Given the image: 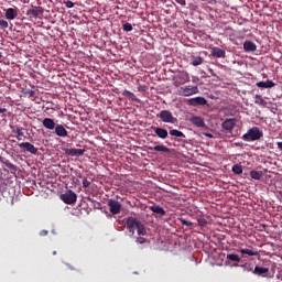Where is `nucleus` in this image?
Returning <instances> with one entry per match:
<instances>
[{"label":"nucleus","instance_id":"20e7f679","mask_svg":"<svg viewBox=\"0 0 282 282\" xmlns=\"http://www.w3.org/2000/svg\"><path fill=\"white\" fill-rule=\"evenodd\" d=\"M142 223L133 217H129L126 219V228L129 229V232L131 235H134L135 229L141 225Z\"/></svg>","mask_w":282,"mask_h":282},{"label":"nucleus","instance_id":"bb28decb","mask_svg":"<svg viewBox=\"0 0 282 282\" xmlns=\"http://www.w3.org/2000/svg\"><path fill=\"white\" fill-rule=\"evenodd\" d=\"M204 62L203 57L199 56H191V65L193 66H200Z\"/></svg>","mask_w":282,"mask_h":282},{"label":"nucleus","instance_id":"7c9ffc66","mask_svg":"<svg viewBox=\"0 0 282 282\" xmlns=\"http://www.w3.org/2000/svg\"><path fill=\"white\" fill-rule=\"evenodd\" d=\"M232 173H235L236 175H241L242 174V165L239 163H236L235 165H232L231 167Z\"/></svg>","mask_w":282,"mask_h":282},{"label":"nucleus","instance_id":"4be33fe9","mask_svg":"<svg viewBox=\"0 0 282 282\" xmlns=\"http://www.w3.org/2000/svg\"><path fill=\"white\" fill-rule=\"evenodd\" d=\"M226 259H228L229 261H231V262H236V268H239L240 267V262H241V258H240V256L239 254H237V253H228L227 256H226Z\"/></svg>","mask_w":282,"mask_h":282},{"label":"nucleus","instance_id":"a19ab883","mask_svg":"<svg viewBox=\"0 0 282 282\" xmlns=\"http://www.w3.org/2000/svg\"><path fill=\"white\" fill-rule=\"evenodd\" d=\"M7 167L11 171H15L17 166L13 163H7Z\"/></svg>","mask_w":282,"mask_h":282},{"label":"nucleus","instance_id":"a211bd4d","mask_svg":"<svg viewBox=\"0 0 282 282\" xmlns=\"http://www.w3.org/2000/svg\"><path fill=\"white\" fill-rule=\"evenodd\" d=\"M243 50L246 53H254L257 51V45L254 42L248 40L243 43Z\"/></svg>","mask_w":282,"mask_h":282},{"label":"nucleus","instance_id":"72a5a7b5","mask_svg":"<svg viewBox=\"0 0 282 282\" xmlns=\"http://www.w3.org/2000/svg\"><path fill=\"white\" fill-rule=\"evenodd\" d=\"M122 29H123L124 32H132L133 26H132L131 23H124Z\"/></svg>","mask_w":282,"mask_h":282},{"label":"nucleus","instance_id":"423d86ee","mask_svg":"<svg viewBox=\"0 0 282 282\" xmlns=\"http://www.w3.org/2000/svg\"><path fill=\"white\" fill-rule=\"evenodd\" d=\"M43 8L42 7H31V9L28 11L26 15L30 19H39L43 15Z\"/></svg>","mask_w":282,"mask_h":282},{"label":"nucleus","instance_id":"9b49d317","mask_svg":"<svg viewBox=\"0 0 282 282\" xmlns=\"http://www.w3.org/2000/svg\"><path fill=\"white\" fill-rule=\"evenodd\" d=\"M189 122L194 124L197 129H206V123L204 122V119H202V117L192 116L189 118Z\"/></svg>","mask_w":282,"mask_h":282},{"label":"nucleus","instance_id":"58836bf2","mask_svg":"<svg viewBox=\"0 0 282 282\" xmlns=\"http://www.w3.org/2000/svg\"><path fill=\"white\" fill-rule=\"evenodd\" d=\"M206 225H207V220L206 219H198V226L205 227Z\"/></svg>","mask_w":282,"mask_h":282},{"label":"nucleus","instance_id":"603ef678","mask_svg":"<svg viewBox=\"0 0 282 282\" xmlns=\"http://www.w3.org/2000/svg\"><path fill=\"white\" fill-rule=\"evenodd\" d=\"M281 15H282V12H281Z\"/></svg>","mask_w":282,"mask_h":282},{"label":"nucleus","instance_id":"6ab92c4d","mask_svg":"<svg viewBox=\"0 0 282 282\" xmlns=\"http://www.w3.org/2000/svg\"><path fill=\"white\" fill-rule=\"evenodd\" d=\"M42 126H43L44 129H47V130L52 131L56 128L57 124L54 122L53 119L44 118L42 120Z\"/></svg>","mask_w":282,"mask_h":282},{"label":"nucleus","instance_id":"2eb2a0df","mask_svg":"<svg viewBox=\"0 0 282 282\" xmlns=\"http://www.w3.org/2000/svg\"><path fill=\"white\" fill-rule=\"evenodd\" d=\"M252 274H256V275L261 276V278H267L268 274H269V269L256 265V268L252 271Z\"/></svg>","mask_w":282,"mask_h":282},{"label":"nucleus","instance_id":"09e8293b","mask_svg":"<svg viewBox=\"0 0 282 282\" xmlns=\"http://www.w3.org/2000/svg\"><path fill=\"white\" fill-rule=\"evenodd\" d=\"M3 58V53L0 52V59Z\"/></svg>","mask_w":282,"mask_h":282},{"label":"nucleus","instance_id":"8fccbe9b","mask_svg":"<svg viewBox=\"0 0 282 282\" xmlns=\"http://www.w3.org/2000/svg\"><path fill=\"white\" fill-rule=\"evenodd\" d=\"M53 256H56V251L53 252Z\"/></svg>","mask_w":282,"mask_h":282},{"label":"nucleus","instance_id":"a18cd8bd","mask_svg":"<svg viewBox=\"0 0 282 282\" xmlns=\"http://www.w3.org/2000/svg\"><path fill=\"white\" fill-rule=\"evenodd\" d=\"M278 149H279V151H282V141L278 142Z\"/></svg>","mask_w":282,"mask_h":282},{"label":"nucleus","instance_id":"6e6552de","mask_svg":"<svg viewBox=\"0 0 282 282\" xmlns=\"http://www.w3.org/2000/svg\"><path fill=\"white\" fill-rule=\"evenodd\" d=\"M18 17H19V9H18V7H15V8H8L4 11V19H7L8 21H13Z\"/></svg>","mask_w":282,"mask_h":282},{"label":"nucleus","instance_id":"dca6fc26","mask_svg":"<svg viewBox=\"0 0 282 282\" xmlns=\"http://www.w3.org/2000/svg\"><path fill=\"white\" fill-rule=\"evenodd\" d=\"M55 129V134L59 138H67L68 131L65 129L63 124L57 123Z\"/></svg>","mask_w":282,"mask_h":282},{"label":"nucleus","instance_id":"0eeeda50","mask_svg":"<svg viewBox=\"0 0 282 282\" xmlns=\"http://www.w3.org/2000/svg\"><path fill=\"white\" fill-rule=\"evenodd\" d=\"M108 206H109V212H110L112 215H118V214H120L121 204H120L118 200L109 199V200H108Z\"/></svg>","mask_w":282,"mask_h":282},{"label":"nucleus","instance_id":"c9c22d12","mask_svg":"<svg viewBox=\"0 0 282 282\" xmlns=\"http://www.w3.org/2000/svg\"><path fill=\"white\" fill-rule=\"evenodd\" d=\"M178 221H181L183 224V226H186V227L193 226V223H191L184 218H178Z\"/></svg>","mask_w":282,"mask_h":282},{"label":"nucleus","instance_id":"79ce46f5","mask_svg":"<svg viewBox=\"0 0 282 282\" xmlns=\"http://www.w3.org/2000/svg\"><path fill=\"white\" fill-rule=\"evenodd\" d=\"M177 4H181L183 7H186V0H175Z\"/></svg>","mask_w":282,"mask_h":282},{"label":"nucleus","instance_id":"49530a36","mask_svg":"<svg viewBox=\"0 0 282 282\" xmlns=\"http://www.w3.org/2000/svg\"><path fill=\"white\" fill-rule=\"evenodd\" d=\"M40 235H41V236H47V235H48V231L42 230V231L40 232Z\"/></svg>","mask_w":282,"mask_h":282},{"label":"nucleus","instance_id":"ddd939ff","mask_svg":"<svg viewBox=\"0 0 282 282\" xmlns=\"http://www.w3.org/2000/svg\"><path fill=\"white\" fill-rule=\"evenodd\" d=\"M152 131H154L155 135L161 139V140H166L169 138V133L166 129L163 128H156V127H152L151 128Z\"/></svg>","mask_w":282,"mask_h":282},{"label":"nucleus","instance_id":"c03bdc74","mask_svg":"<svg viewBox=\"0 0 282 282\" xmlns=\"http://www.w3.org/2000/svg\"><path fill=\"white\" fill-rule=\"evenodd\" d=\"M203 134H204V137H206L208 139H214V135L208 132H204Z\"/></svg>","mask_w":282,"mask_h":282},{"label":"nucleus","instance_id":"37998d69","mask_svg":"<svg viewBox=\"0 0 282 282\" xmlns=\"http://www.w3.org/2000/svg\"><path fill=\"white\" fill-rule=\"evenodd\" d=\"M183 78H184V83H189L188 73H184Z\"/></svg>","mask_w":282,"mask_h":282},{"label":"nucleus","instance_id":"a878e982","mask_svg":"<svg viewBox=\"0 0 282 282\" xmlns=\"http://www.w3.org/2000/svg\"><path fill=\"white\" fill-rule=\"evenodd\" d=\"M169 134L177 139H186V135L181 130H170Z\"/></svg>","mask_w":282,"mask_h":282},{"label":"nucleus","instance_id":"39448f33","mask_svg":"<svg viewBox=\"0 0 282 282\" xmlns=\"http://www.w3.org/2000/svg\"><path fill=\"white\" fill-rule=\"evenodd\" d=\"M195 94H199V88L197 86L187 85L181 88V95L183 97H189Z\"/></svg>","mask_w":282,"mask_h":282},{"label":"nucleus","instance_id":"f257e3e1","mask_svg":"<svg viewBox=\"0 0 282 282\" xmlns=\"http://www.w3.org/2000/svg\"><path fill=\"white\" fill-rule=\"evenodd\" d=\"M263 138V131L259 127H252L248 133L242 135V140L246 142H254Z\"/></svg>","mask_w":282,"mask_h":282},{"label":"nucleus","instance_id":"393cba45","mask_svg":"<svg viewBox=\"0 0 282 282\" xmlns=\"http://www.w3.org/2000/svg\"><path fill=\"white\" fill-rule=\"evenodd\" d=\"M122 96L131 101H139V98L131 90H123Z\"/></svg>","mask_w":282,"mask_h":282},{"label":"nucleus","instance_id":"f704fd0d","mask_svg":"<svg viewBox=\"0 0 282 282\" xmlns=\"http://www.w3.org/2000/svg\"><path fill=\"white\" fill-rule=\"evenodd\" d=\"M0 28L2 30H7L9 28V23L7 20L0 19Z\"/></svg>","mask_w":282,"mask_h":282},{"label":"nucleus","instance_id":"7ed1b4c3","mask_svg":"<svg viewBox=\"0 0 282 282\" xmlns=\"http://www.w3.org/2000/svg\"><path fill=\"white\" fill-rule=\"evenodd\" d=\"M76 198H77L76 193L73 192L72 189L61 195V200L67 205H74L76 203Z\"/></svg>","mask_w":282,"mask_h":282},{"label":"nucleus","instance_id":"3c124183","mask_svg":"<svg viewBox=\"0 0 282 282\" xmlns=\"http://www.w3.org/2000/svg\"><path fill=\"white\" fill-rule=\"evenodd\" d=\"M280 196L282 197V192H280Z\"/></svg>","mask_w":282,"mask_h":282},{"label":"nucleus","instance_id":"b1692460","mask_svg":"<svg viewBox=\"0 0 282 282\" xmlns=\"http://www.w3.org/2000/svg\"><path fill=\"white\" fill-rule=\"evenodd\" d=\"M148 150L149 151H156V152H164V153L170 152V149L165 145L149 147Z\"/></svg>","mask_w":282,"mask_h":282},{"label":"nucleus","instance_id":"f3484780","mask_svg":"<svg viewBox=\"0 0 282 282\" xmlns=\"http://www.w3.org/2000/svg\"><path fill=\"white\" fill-rule=\"evenodd\" d=\"M256 86L259 88V89H272L273 87H275V84L273 80H265V82H258L256 84Z\"/></svg>","mask_w":282,"mask_h":282},{"label":"nucleus","instance_id":"cd10ccee","mask_svg":"<svg viewBox=\"0 0 282 282\" xmlns=\"http://www.w3.org/2000/svg\"><path fill=\"white\" fill-rule=\"evenodd\" d=\"M254 99H256L254 104L257 106H262V107L268 106V101H265V99H263V97L261 95H256Z\"/></svg>","mask_w":282,"mask_h":282},{"label":"nucleus","instance_id":"4c0bfd02","mask_svg":"<svg viewBox=\"0 0 282 282\" xmlns=\"http://www.w3.org/2000/svg\"><path fill=\"white\" fill-rule=\"evenodd\" d=\"M138 91L139 93H145L147 91V86L145 85H139L138 86Z\"/></svg>","mask_w":282,"mask_h":282},{"label":"nucleus","instance_id":"2f4dec72","mask_svg":"<svg viewBox=\"0 0 282 282\" xmlns=\"http://www.w3.org/2000/svg\"><path fill=\"white\" fill-rule=\"evenodd\" d=\"M135 229H137V232H138L139 236H145L147 235L145 226L142 225V223L140 225H138V227Z\"/></svg>","mask_w":282,"mask_h":282},{"label":"nucleus","instance_id":"e433bc0d","mask_svg":"<svg viewBox=\"0 0 282 282\" xmlns=\"http://www.w3.org/2000/svg\"><path fill=\"white\" fill-rule=\"evenodd\" d=\"M89 186H91V182L87 178H84L83 180V187L88 188Z\"/></svg>","mask_w":282,"mask_h":282},{"label":"nucleus","instance_id":"9d476101","mask_svg":"<svg viewBox=\"0 0 282 282\" xmlns=\"http://www.w3.org/2000/svg\"><path fill=\"white\" fill-rule=\"evenodd\" d=\"M187 104H188V106H194V107L206 106L207 100H206V98L198 96V97L188 99Z\"/></svg>","mask_w":282,"mask_h":282},{"label":"nucleus","instance_id":"1a4fd4ad","mask_svg":"<svg viewBox=\"0 0 282 282\" xmlns=\"http://www.w3.org/2000/svg\"><path fill=\"white\" fill-rule=\"evenodd\" d=\"M64 153L68 156H82L85 155L86 150L85 149H75V148H67L64 150Z\"/></svg>","mask_w":282,"mask_h":282},{"label":"nucleus","instance_id":"c85d7f7f","mask_svg":"<svg viewBox=\"0 0 282 282\" xmlns=\"http://www.w3.org/2000/svg\"><path fill=\"white\" fill-rule=\"evenodd\" d=\"M263 176V172L262 171H256V170H251L250 171V177L257 181H260Z\"/></svg>","mask_w":282,"mask_h":282},{"label":"nucleus","instance_id":"f8f14e48","mask_svg":"<svg viewBox=\"0 0 282 282\" xmlns=\"http://www.w3.org/2000/svg\"><path fill=\"white\" fill-rule=\"evenodd\" d=\"M19 147H20V149H23L33 155H36L39 152V149L30 142H22L19 144Z\"/></svg>","mask_w":282,"mask_h":282},{"label":"nucleus","instance_id":"4468645a","mask_svg":"<svg viewBox=\"0 0 282 282\" xmlns=\"http://www.w3.org/2000/svg\"><path fill=\"white\" fill-rule=\"evenodd\" d=\"M210 55L215 58H226V51L220 47H213L210 51Z\"/></svg>","mask_w":282,"mask_h":282},{"label":"nucleus","instance_id":"5701e85b","mask_svg":"<svg viewBox=\"0 0 282 282\" xmlns=\"http://www.w3.org/2000/svg\"><path fill=\"white\" fill-rule=\"evenodd\" d=\"M150 210L158 214V215H161V216L166 215V210L164 208H162L161 206H159V205H152L150 207Z\"/></svg>","mask_w":282,"mask_h":282},{"label":"nucleus","instance_id":"c756f323","mask_svg":"<svg viewBox=\"0 0 282 282\" xmlns=\"http://www.w3.org/2000/svg\"><path fill=\"white\" fill-rule=\"evenodd\" d=\"M239 252H241L242 254H248L249 257H259L260 256L259 251H253L252 249L242 248L241 251H239Z\"/></svg>","mask_w":282,"mask_h":282},{"label":"nucleus","instance_id":"ea45409f","mask_svg":"<svg viewBox=\"0 0 282 282\" xmlns=\"http://www.w3.org/2000/svg\"><path fill=\"white\" fill-rule=\"evenodd\" d=\"M74 6H75V3H74L73 1H70V0H68V1L66 2L67 9H73Z\"/></svg>","mask_w":282,"mask_h":282},{"label":"nucleus","instance_id":"473e14b6","mask_svg":"<svg viewBox=\"0 0 282 282\" xmlns=\"http://www.w3.org/2000/svg\"><path fill=\"white\" fill-rule=\"evenodd\" d=\"M13 133H17L15 138L18 141H21L22 138L24 137V132H22L21 129L13 130Z\"/></svg>","mask_w":282,"mask_h":282},{"label":"nucleus","instance_id":"de8ad7c7","mask_svg":"<svg viewBox=\"0 0 282 282\" xmlns=\"http://www.w3.org/2000/svg\"><path fill=\"white\" fill-rule=\"evenodd\" d=\"M7 112V108H0V113Z\"/></svg>","mask_w":282,"mask_h":282},{"label":"nucleus","instance_id":"aec40b11","mask_svg":"<svg viewBox=\"0 0 282 282\" xmlns=\"http://www.w3.org/2000/svg\"><path fill=\"white\" fill-rule=\"evenodd\" d=\"M135 243L139 246V250H144L149 247L150 241L144 237H137Z\"/></svg>","mask_w":282,"mask_h":282},{"label":"nucleus","instance_id":"412c9836","mask_svg":"<svg viewBox=\"0 0 282 282\" xmlns=\"http://www.w3.org/2000/svg\"><path fill=\"white\" fill-rule=\"evenodd\" d=\"M237 120L236 119H226L223 122V129L226 131H232L236 126Z\"/></svg>","mask_w":282,"mask_h":282},{"label":"nucleus","instance_id":"f03ea898","mask_svg":"<svg viewBox=\"0 0 282 282\" xmlns=\"http://www.w3.org/2000/svg\"><path fill=\"white\" fill-rule=\"evenodd\" d=\"M156 117L161 119L162 122H165V123L174 124L176 122V119L174 118L173 112L169 110H162L161 112L158 113Z\"/></svg>","mask_w":282,"mask_h":282}]
</instances>
